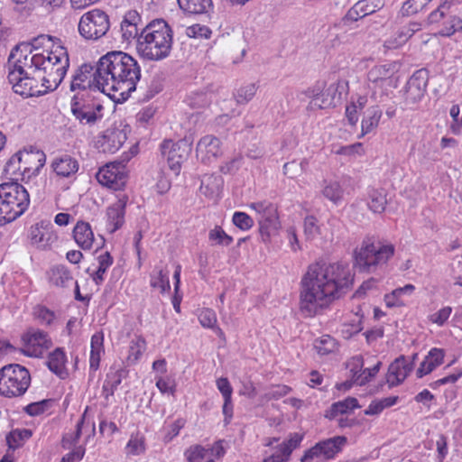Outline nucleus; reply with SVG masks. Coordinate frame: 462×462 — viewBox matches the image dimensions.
Masks as SVG:
<instances>
[{"label":"nucleus","instance_id":"1","mask_svg":"<svg viewBox=\"0 0 462 462\" xmlns=\"http://www.w3.org/2000/svg\"><path fill=\"white\" fill-rule=\"evenodd\" d=\"M141 79V69L137 60L121 51H108L96 66L84 63L79 66L70 82L72 92H92L106 94L115 103H124Z\"/></svg>","mask_w":462,"mask_h":462},{"label":"nucleus","instance_id":"2","mask_svg":"<svg viewBox=\"0 0 462 462\" xmlns=\"http://www.w3.org/2000/svg\"><path fill=\"white\" fill-rule=\"evenodd\" d=\"M354 274L346 263L316 262L300 281V311L313 317L352 288Z\"/></svg>","mask_w":462,"mask_h":462},{"label":"nucleus","instance_id":"3","mask_svg":"<svg viewBox=\"0 0 462 462\" xmlns=\"http://www.w3.org/2000/svg\"><path fill=\"white\" fill-rule=\"evenodd\" d=\"M37 71L42 70L47 76L42 79V86L55 90L62 82L69 67L67 49L61 45H52L47 56L36 53Z\"/></svg>","mask_w":462,"mask_h":462},{"label":"nucleus","instance_id":"4","mask_svg":"<svg viewBox=\"0 0 462 462\" xmlns=\"http://www.w3.org/2000/svg\"><path fill=\"white\" fill-rule=\"evenodd\" d=\"M30 204L27 189L17 180L0 184V225L22 216Z\"/></svg>","mask_w":462,"mask_h":462},{"label":"nucleus","instance_id":"5","mask_svg":"<svg viewBox=\"0 0 462 462\" xmlns=\"http://www.w3.org/2000/svg\"><path fill=\"white\" fill-rule=\"evenodd\" d=\"M394 245H383L374 236H366L360 248L354 251V267L362 273H371L379 264L385 263L394 254Z\"/></svg>","mask_w":462,"mask_h":462},{"label":"nucleus","instance_id":"6","mask_svg":"<svg viewBox=\"0 0 462 462\" xmlns=\"http://www.w3.org/2000/svg\"><path fill=\"white\" fill-rule=\"evenodd\" d=\"M31 384L27 368L18 364H9L0 369V395L14 398L23 396Z\"/></svg>","mask_w":462,"mask_h":462},{"label":"nucleus","instance_id":"7","mask_svg":"<svg viewBox=\"0 0 462 462\" xmlns=\"http://www.w3.org/2000/svg\"><path fill=\"white\" fill-rule=\"evenodd\" d=\"M97 94L92 92H77L71 98L72 116L80 125H94L102 118L104 109Z\"/></svg>","mask_w":462,"mask_h":462},{"label":"nucleus","instance_id":"8","mask_svg":"<svg viewBox=\"0 0 462 462\" xmlns=\"http://www.w3.org/2000/svg\"><path fill=\"white\" fill-rule=\"evenodd\" d=\"M172 48V34L161 32L157 34L139 35L136 50L141 57L149 60L167 58Z\"/></svg>","mask_w":462,"mask_h":462},{"label":"nucleus","instance_id":"9","mask_svg":"<svg viewBox=\"0 0 462 462\" xmlns=\"http://www.w3.org/2000/svg\"><path fill=\"white\" fill-rule=\"evenodd\" d=\"M250 208L258 215L257 222L262 241L265 244L270 243L273 237L278 236L282 227L277 206L264 200L254 202Z\"/></svg>","mask_w":462,"mask_h":462},{"label":"nucleus","instance_id":"10","mask_svg":"<svg viewBox=\"0 0 462 462\" xmlns=\"http://www.w3.org/2000/svg\"><path fill=\"white\" fill-rule=\"evenodd\" d=\"M346 436H335L319 440L311 448L306 449L300 458V462L329 461L334 459L347 444Z\"/></svg>","mask_w":462,"mask_h":462},{"label":"nucleus","instance_id":"11","mask_svg":"<svg viewBox=\"0 0 462 462\" xmlns=\"http://www.w3.org/2000/svg\"><path fill=\"white\" fill-rule=\"evenodd\" d=\"M110 27L108 15L100 9L83 14L79 23V32L87 40H97L106 35Z\"/></svg>","mask_w":462,"mask_h":462},{"label":"nucleus","instance_id":"12","mask_svg":"<svg viewBox=\"0 0 462 462\" xmlns=\"http://www.w3.org/2000/svg\"><path fill=\"white\" fill-rule=\"evenodd\" d=\"M130 158V155L125 154L121 162H109L100 168L96 174L97 181L101 185L115 190L123 189L128 180L125 162H127Z\"/></svg>","mask_w":462,"mask_h":462},{"label":"nucleus","instance_id":"13","mask_svg":"<svg viewBox=\"0 0 462 462\" xmlns=\"http://www.w3.org/2000/svg\"><path fill=\"white\" fill-rule=\"evenodd\" d=\"M192 140L188 137L173 143L171 140H166L161 144L162 153L167 156L170 168L178 172L180 165L184 162L191 152Z\"/></svg>","mask_w":462,"mask_h":462},{"label":"nucleus","instance_id":"14","mask_svg":"<svg viewBox=\"0 0 462 462\" xmlns=\"http://www.w3.org/2000/svg\"><path fill=\"white\" fill-rule=\"evenodd\" d=\"M7 78L14 92L23 97H40L51 91L42 84L39 85V81L32 75L17 77L14 72H9Z\"/></svg>","mask_w":462,"mask_h":462},{"label":"nucleus","instance_id":"15","mask_svg":"<svg viewBox=\"0 0 462 462\" xmlns=\"http://www.w3.org/2000/svg\"><path fill=\"white\" fill-rule=\"evenodd\" d=\"M429 72L425 69L416 70L406 83L404 89V104L411 106L420 102L426 93Z\"/></svg>","mask_w":462,"mask_h":462},{"label":"nucleus","instance_id":"16","mask_svg":"<svg viewBox=\"0 0 462 462\" xmlns=\"http://www.w3.org/2000/svg\"><path fill=\"white\" fill-rule=\"evenodd\" d=\"M398 70L396 62H390L383 65L374 66L367 73L369 82L374 83V88H381L387 90L388 88H396L398 78L394 74Z\"/></svg>","mask_w":462,"mask_h":462},{"label":"nucleus","instance_id":"17","mask_svg":"<svg viewBox=\"0 0 462 462\" xmlns=\"http://www.w3.org/2000/svg\"><path fill=\"white\" fill-rule=\"evenodd\" d=\"M221 142L213 135H206L202 137L196 148V155L203 164L209 165L214 162L217 158L221 155Z\"/></svg>","mask_w":462,"mask_h":462},{"label":"nucleus","instance_id":"18","mask_svg":"<svg viewBox=\"0 0 462 462\" xmlns=\"http://www.w3.org/2000/svg\"><path fill=\"white\" fill-rule=\"evenodd\" d=\"M46 155L40 150H23L22 151L21 170L20 173L23 177L31 178L39 173L40 170L44 166Z\"/></svg>","mask_w":462,"mask_h":462},{"label":"nucleus","instance_id":"19","mask_svg":"<svg viewBox=\"0 0 462 462\" xmlns=\"http://www.w3.org/2000/svg\"><path fill=\"white\" fill-rule=\"evenodd\" d=\"M413 368V361H408L405 356L402 355L395 358L388 368L386 383L389 387L392 388L401 384Z\"/></svg>","mask_w":462,"mask_h":462},{"label":"nucleus","instance_id":"20","mask_svg":"<svg viewBox=\"0 0 462 462\" xmlns=\"http://www.w3.org/2000/svg\"><path fill=\"white\" fill-rule=\"evenodd\" d=\"M126 134L119 128H107L97 141V148L103 152L115 153L126 141Z\"/></svg>","mask_w":462,"mask_h":462},{"label":"nucleus","instance_id":"21","mask_svg":"<svg viewBox=\"0 0 462 462\" xmlns=\"http://www.w3.org/2000/svg\"><path fill=\"white\" fill-rule=\"evenodd\" d=\"M19 57L14 60L8 62L9 72H14L17 77L20 75H32L37 72L36 54L24 52V49L19 50Z\"/></svg>","mask_w":462,"mask_h":462},{"label":"nucleus","instance_id":"22","mask_svg":"<svg viewBox=\"0 0 462 462\" xmlns=\"http://www.w3.org/2000/svg\"><path fill=\"white\" fill-rule=\"evenodd\" d=\"M53 171L60 177L69 178L74 175L79 168V162L69 154L56 156L51 164Z\"/></svg>","mask_w":462,"mask_h":462},{"label":"nucleus","instance_id":"23","mask_svg":"<svg viewBox=\"0 0 462 462\" xmlns=\"http://www.w3.org/2000/svg\"><path fill=\"white\" fill-rule=\"evenodd\" d=\"M67 358L63 348L57 347L55 350L49 354L46 364L48 368L53 374H55L60 379H65L69 375L68 370L65 366Z\"/></svg>","mask_w":462,"mask_h":462},{"label":"nucleus","instance_id":"24","mask_svg":"<svg viewBox=\"0 0 462 462\" xmlns=\"http://www.w3.org/2000/svg\"><path fill=\"white\" fill-rule=\"evenodd\" d=\"M73 238L83 250L90 249L94 242V234L89 223L79 221L73 228Z\"/></svg>","mask_w":462,"mask_h":462},{"label":"nucleus","instance_id":"25","mask_svg":"<svg viewBox=\"0 0 462 462\" xmlns=\"http://www.w3.org/2000/svg\"><path fill=\"white\" fill-rule=\"evenodd\" d=\"M360 407L361 406L356 398L348 396L343 401L332 403L329 409L326 411L325 418L331 420L338 415L348 414L354 409Z\"/></svg>","mask_w":462,"mask_h":462},{"label":"nucleus","instance_id":"26","mask_svg":"<svg viewBox=\"0 0 462 462\" xmlns=\"http://www.w3.org/2000/svg\"><path fill=\"white\" fill-rule=\"evenodd\" d=\"M22 340L26 346H41L48 349L52 346L47 332L33 328L27 329L22 336Z\"/></svg>","mask_w":462,"mask_h":462},{"label":"nucleus","instance_id":"27","mask_svg":"<svg viewBox=\"0 0 462 462\" xmlns=\"http://www.w3.org/2000/svg\"><path fill=\"white\" fill-rule=\"evenodd\" d=\"M128 374V371L125 368H118L111 371L106 374V379L102 387V395L106 400L113 396L122 380Z\"/></svg>","mask_w":462,"mask_h":462},{"label":"nucleus","instance_id":"28","mask_svg":"<svg viewBox=\"0 0 462 462\" xmlns=\"http://www.w3.org/2000/svg\"><path fill=\"white\" fill-rule=\"evenodd\" d=\"M55 40L60 42V39L55 38ZM51 42H54V37L42 34L33 38L31 42L17 44L13 48L9 54V63L11 64V59H14L21 48L24 49V52L32 53L33 50L45 48Z\"/></svg>","mask_w":462,"mask_h":462},{"label":"nucleus","instance_id":"29","mask_svg":"<svg viewBox=\"0 0 462 462\" xmlns=\"http://www.w3.org/2000/svg\"><path fill=\"white\" fill-rule=\"evenodd\" d=\"M139 20L140 16L136 11L131 10L126 13L121 23V32L124 40L138 39L140 33H138L137 21Z\"/></svg>","mask_w":462,"mask_h":462},{"label":"nucleus","instance_id":"30","mask_svg":"<svg viewBox=\"0 0 462 462\" xmlns=\"http://www.w3.org/2000/svg\"><path fill=\"white\" fill-rule=\"evenodd\" d=\"M341 93L338 92V86L336 83L330 84L326 90L321 93V103L318 104L317 102L310 101L308 108L312 109L314 106H317L319 109H324L331 106H336V99H340Z\"/></svg>","mask_w":462,"mask_h":462},{"label":"nucleus","instance_id":"31","mask_svg":"<svg viewBox=\"0 0 462 462\" xmlns=\"http://www.w3.org/2000/svg\"><path fill=\"white\" fill-rule=\"evenodd\" d=\"M180 8L189 14H202L212 7L211 0H177Z\"/></svg>","mask_w":462,"mask_h":462},{"label":"nucleus","instance_id":"32","mask_svg":"<svg viewBox=\"0 0 462 462\" xmlns=\"http://www.w3.org/2000/svg\"><path fill=\"white\" fill-rule=\"evenodd\" d=\"M382 114V110L376 106L368 107L365 110L362 120V136L371 133L378 126Z\"/></svg>","mask_w":462,"mask_h":462},{"label":"nucleus","instance_id":"33","mask_svg":"<svg viewBox=\"0 0 462 462\" xmlns=\"http://www.w3.org/2000/svg\"><path fill=\"white\" fill-rule=\"evenodd\" d=\"M32 435V430L28 429H15L11 430L5 437L8 452H14L15 449L21 448L24 441L30 439Z\"/></svg>","mask_w":462,"mask_h":462},{"label":"nucleus","instance_id":"34","mask_svg":"<svg viewBox=\"0 0 462 462\" xmlns=\"http://www.w3.org/2000/svg\"><path fill=\"white\" fill-rule=\"evenodd\" d=\"M125 210H124V204H112L107 208L106 215L107 219L110 225L113 226L111 229V233L116 232L118 230L125 222Z\"/></svg>","mask_w":462,"mask_h":462},{"label":"nucleus","instance_id":"35","mask_svg":"<svg viewBox=\"0 0 462 462\" xmlns=\"http://www.w3.org/2000/svg\"><path fill=\"white\" fill-rule=\"evenodd\" d=\"M104 337L102 332L95 333L91 337L90 369L96 371L99 367L100 353L103 351Z\"/></svg>","mask_w":462,"mask_h":462},{"label":"nucleus","instance_id":"36","mask_svg":"<svg viewBox=\"0 0 462 462\" xmlns=\"http://www.w3.org/2000/svg\"><path fill=\"white\" fill-rule=\"evenodd\" d=\"M73 281L69 270L64 265L54 266L51 270L50 282L58 287H66Z\"/></svg>","mask_w":462,"mask_h":462},{"label":"nucleus","instance_id":"37","mask_svg":"<svg viewBox=\"0 0 462 462\" xmlns=\"http://www.w3.org/2000/svg\"><path fill=\"white\" fill-rule=\"evenodd\" d=\"M415 290L412 284H406L403 287L393 290L391 293L385 294L384 301L387 308L402 307L404 302L400 299L403 294H411Z\"/></svg>","mask_w":462,"mask_h":462},{"label":"nucleus","instance_id":"38","mask_svg":"<svg viewBox=\"0 0 462 462\" xmlns=\"http://www.w3.org/2000/svg\"><path fill=\"white\" fill-rule=\"evenodd\" d=\"M184 454L188 462H215V460L209 457L208 449L201 445L190 446Z\"/></svg>","mask_w":462,"mask_h":462},{"label":"nucleus","instance_id":"39","mask_svg":"<svg viewBox=\"0 0 462 462\" xmlns=\"http://www.w3.org/2000/svg\"><path fill=\"white\" fill-rule=\"evenodd\" d=\"M369 199L368 207L373 212L381 214L385 210L387 199L383 189L371 190L369 192Z\"/></svg>","mask_w":462,"mask_h":462},{"label":"nucleus","instance_id":"40","mask_svg":"<svg viewBox=\"0 0 462 462\" xmlns=\"http://www.w3.org/2000/svg\"><path fill=\"white\" fill-rule=\"evenodd\" d=\"M343 193L344 190L337 181L324 180L322 194L325 198L337 204L342 199Z\"/></svg>","mask_w":462,"mask_h":462},{"label":"nucleus","instance_id":"41","mask_svg":"<svg viewBox=\"0 0 462 462\" xmlns=\"http://www.w3.org/2000/svg\"><path fill=\"white\" fill-rule=\"evenodd\" d=\"M314 347L319 355L326 356L333 353L337 348V343L335 338L326 335L315 340Z\"/></svg>","mask_w":462,"mask_h":462},{"label":"nucleus","instance_id":"42","mask_svg":"<svg viewBox=\"0 0 462 462\" xmlns=\"http://www.w3.org/2000/svg\"><path fill=\"white\" fill-rule=\"evenodd\" d=\"M163 32L172 34V30L163 19H155L142 29L140 35H150Z\"/></svg>","mask_w":462,"mask_h":462},{"label":"nucleus","instance_id":"43","mask_svg":"<svg viewBox=\"0 0 462 462\" xmlns=\"http://www.w3.org/2000/svg\"><path fill=\"white\" fill-rule=\"evenodd\" d=\"M208 239L209 241L215 242L216 245L223 246H228L233 242V237L227 235L219 226H216L209 231Z\"/></svg>","mask_w":462,"mask_h":462},{"label":"nucleus","instance_id":"44","mask_svg":"<svg viewBox=\"0 0 462 462\" xmlns=\"http://www.w3.org/2000/svg\"><path fill=\"white\" fill-rule=\"evenodd\" d=\"M430 2V0H407L403 3L401 13L403 16L416 14L423 10Z\"/></svg>","mask_w":462,"mask_h":462},{"label":"nucleus","instance_id":"45","mask_svg":"<svg viewBox=\"0 0 462 462\" xmlns=\"http://www.w3.org/2000/svg\"><path fill=\"white\" fill-rule=\"evenodd\" d=\"M223 185V180L220 176L206 175L201 180L200 189H206L205 192L210 194L218 193L221 190Z\"/></svg>","mask_w":462,"mask_h":462},{"label":"nucleus","instance_id":"46","mask_svg":"<svg viewBox=\"0 0 462 462\" xmlns=\"http://www.w3.org/2000/svg\"><path fill=\"white\" fill-rule=\"evenodd\" d=\"M233 224L243 231H247L254 226V219L246 213L237 211L232 217Z\"/></svg>","mask_w":462,"mask_h":462},{"label":"nucleus","instance_id":"47","mask_svg":"<svg viewBox=\"0 0 462 462\" xmlns=\"http://www.w3.org/2000/svg\"><path fill=\"white\" fill-rule=\"evenodd\" d=\"M163 88L162 81L160 77H154L150 84L148 85L145 92L140 97V100L142 101H149L155 95L159 94Z\"/></svg>","mask_w":462,"mask_h":462},{"label":"nucleus","instance_id":"48","mask_svg":"<svg viewBox=\"0 0 462 462\" xmlns=\"http://www.w3.org/2000/svg\"><path fill=\"white\" fill-rule=\"evenodd\" d=\"M457 31H462V20L458 16H451L448 23H444L443 28L439 31L442 36L449 37Z\"/></svg>","mask_w":462,"mask_h":462},{"label":"nucleus","instance_id":"49","mask_svg":"<svg viewBox=\"0 0 462 462\" xmlns=\"http://www.w3.org/2000/svg\"><path fill=\"white\" fill-rule=\"evenodd\" d=\"M51 402V399H45L40 402H31L23 408V411L32 417L41 415L48 409Z\"/></svg>","mask_w":462,"mask_h":462},{"label":"nucleus","instance_id":"50","mask_svg":"<svg viewBox=\"0 0 462 462\" xmlns=\"http://www.w3.org/2000/svg\"><path fill=\"white\" fill-rule=\"evenodd\" d=\"M257 87L255 84L251 83L245 87H242L237 90L236 101L239 104H245L249 102L255 95Z\"/></svg>","mask_w":462,"mask_h":462},{"label":"nucleus","instance_id":"51","mask_svg":"<svg viewBox=\"0 0 462 462\" xmlns=\"http://www.w3.org/2000/svg\"><path fill=\"white\" fill-rule=\"evenodd\" d=\"M186 34L190 38L208 39L211 35V30L206 25L196 23L186 29Z\"/></svg>","mask_w":462,"mask_h":462},{"label":"nucleus","instance_id":"52","mask_svg":"<svg viewBox=\"0 0 462 462\" xmlns=\"http://www.w3.org/2000/svg\"><path fill=\"white\" fill-rule=\"evenodd\" d=\"M126 448H127L128 455L137 456V455L144 453V451H145L144 439L143 437L139 439L137 437L134 438L132 436L126 445Z\"/></svg>","mask_w":462,"mask_h":462},{"label":"nucleus","instance_id":"53","mask_svg":"<svg viewBox=\"0 0 462 462\" xmlns=\"http://www.w3.org/2000/svg\"><path fill=\"white\" fill-rule=\"evenodd\" d=\"M444 350L440 348H432L425 357L430 360L429 369L427 372H432L437 366L443 363Z\"/></svg>","mask_w":462,"mask_h":462},{"label":"nucleus","instance_id":"54","mask_svg":"<svg viewBox=\"0 0 462 462\" xmlns=\"http://www.w3.org/2000/svg\"><path fill=\"white\" fill-rule=\"evenodd\" d=\"M151 286L160 288L162 292L170 291L171 285L167 273H164L163 270H159L157 277H152Z\"/></svg>","mask_w":462,"mask_h":462},{"label":"nucleus","instance_id":"55","mask_svg":"<svg viewBox=\"0 0 462 462\" xmlns=\"http://www.w3.org/2000/svg\"><path fill=\"white\" fill-rule=\"evenodd\" d=\"M22 160V151L15 152L5 163V171L8 174H15L17 171L20 172Z\"/></svg>","mask_w":462,"mask_h":462},{"label":"nucleus","instance_id":"56","mask_svg":"<svg viewBox=\"0 0 462 462\" xmlns=\"http://www.w3.org/2000/svg\"><path fill=\"white\" fill-rule=\"evenodd\" d=\"M317 218L314 216H307L304 218V233L307 238H312L319 233V226L317 225Z\"/></svg>","mask_w":462,"mask_h":462},{"label":"nucleus","instance_id":"57","mask_svg":"<svg viewBox=\"0 0 462 462\" xmlns=\"http://www.w3.org/2000/svg\"><path fill=\"white\" fill-rule=\"evenodd\" d=\"M199 319L204 328H213L217 322L216 313L210 309H203L199 315Z\"/></svg>","mask_w":462,"mask_h":462},{"label":"nucleus","instance_id":"58","mask_svg":"<svg viewBox=\"0 0 462 462\" xmlns=\"http://www.w3.org/2000/svg\"><path fill=\"white\" fill-rule=\"evenodd\" d=\"M357 3L363 4V6H361L363 14H361V16H366L374 14L383 6L381 0H362Z\"/></svg>","mask_w":462,"mask_h":462},{"label":"nucleus","instance_id":"59","mask_svg":"<svg viewBox=\"0 0 462 462\" xmlns=\"http://www.w3.org/2000/svg\"><path fill=\"white\" fill-rule=\"evenodd\" d=\"M185 420L184 419H178L176 420L171 426H170V430L168 431V433L164 436L163 438V441L165 443H169L170 441H171L173 439V438H175L176 436L179 435L180 433V430L184 427L185 425Z\"/></svg>","mask_w":462,"mask_h":462},{"label":"nucleus","instance_id":"60","mask_svg":"<svg viewBox=\"0 0 462 462\" xmlns=\"http://www.w3.org/2000/svg\"><path fill=\"white\" fill-rule=\"evenodd\" d=\"M361 6H363V4L356 3L352 8H350L347 11V13L342 18V22L344 23V24H347L348 22H356L358 19L364 17L361 16V14H363Z\"/></svg>","mask_w":462,"mask_h":462},{"label":"nucleus","instance_id":"61","mask_svg":"<svg viewBox=\"0 0 462 462\" xmlns=\"http://www.w3.org/2000/svg\"><path fill=\"white\" fill-rule=\"evenodd\" d=\"M217 386L224 399H231L233 388L226 377H220L217 380Z\"/></svg>","mask_w":462,"mask_h":462},{"label":"nucleus","instance_id":"62","mask_svg":"<svg viewBox=\"0 0 462 462\" xmlns=\"http://www.w3.org/2000/svg\"><path fill=\"white\" fill-rule=\"evenodd\" d=\"M35 315L37 319L46 325H51L55 317L54 312L44 306H39L35 310Z\"/></svg>","mask_w":462,"mask_h":462},{"label":"nucleus","instance_id":"63","mask_svg":"<svg viewBox=\"0 0 462 462\" xmlns=\"http://www.w3.org/2000/svg\"><path fill=\"white\" fill-rule=\"evenodd\" d=\"M451 311V307H444L436 313H434L433 315H431L430 319L433 323H436L439 326H442L449 318Z\"/></svg>","mask_w":462,"mask_h":462},{"label":"nucleus","instance_id":"64","mask_svg":"<svg viewBox=\"0 0 462 462\" xmlns=\"http://www.w3.org/2000/svg\"><path fill=\"white\" fill-rule=\"evenodd\" d=\"M290 391L291 388L287 385H275L268 391L266 396L268 399L279 400L288 394Z\"/></svg>","mask_w":462,"mask_h":462}]
</instances>
